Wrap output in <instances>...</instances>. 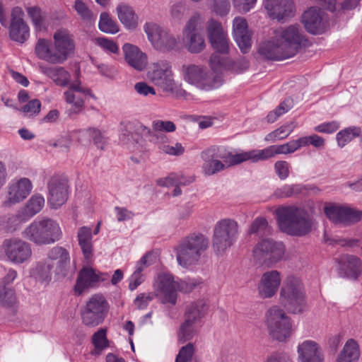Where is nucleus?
<instances>
[{
  "mask_svg": "<svg viewBox=\"0 0 362 362\" xmlns=\"http://www.w3.org/2000/svg\"><path fill=\"white\" fill-rule=\"evenodd\" d=\"M274 40L262 42L259 54L272 61H281L293 57L301 47L304 35L299 25L279 28L274 31Z\"/></svg>",
  "mask_w": 362,
  "mask_h": 362,
  "instance_id": "obj_1",
  "label": "nucleus"
},
{
  "mask_svg": "<svg viewBox=\"0 0 362 362\" xmlns=\"http://www.w3.org/2000/svg\"><path fill=\"white\" fill-rule=\"evenodd\" d=\"M54 42L40 38L35 52L40 59L52 64H62L74 53V35L66 28H61L53 35Z\"/></svg>",
  "mask_w": 362,
  "mask_h": 362,
  "instance_id": "obj_2",
  "label": "nucleus"
},
{
  "mask_svg": "<svg viewBox=\"0 0 362 362\" xmlns=\"http://www.w3.org/2000/svg\"><path fill=\"white\" fill-rule=\"evenodd\" d=\"M280 230L290 235L303 236L312 230L313 219L305 209L296 206H284L276 210Z\"/></svg>",
  "mask_w": 362,
  "mask_h": 362,
  "instance_id": "obj_3",
  "label": "nucleus"
},
{
  "mask_svg": "<svg viewBox=\"0 0 362 362\" xmlns=\"http://www.w3.org/2000/svg\"><path fill=\"white\" fill-rule=\"evenodd\" d=\"M23 237L37 245H52L62 238L59 223L49 218L35 220L22 233Z\"/></svg>",
  "mask_w": 362,
  "mask_h": 362,
  "instance_id": "obj_4",
  "label": "nucleus"
},
{
  "mask_svg": "<svg viewBox=\"0 0 362 362\" xmlns=\"http://www.w3.org/2000/svg\"><path fill=\"white\" fill-rule=\"evenodd\" d=\"M280 304L288 312L298 314L305 305V292L300 278L288 276L283 281L279 293Z\"/></svg>",
  "mask_w": 362,
  "mask_h": 362,
  "instance_id": "obj_5",
  "label": "nucleus"
},
{
  "mask_svg": "<svg viewBox=\"0 0 362 362\" xmlns=\"http://www.w3.org/2000/svg\"><path fill=\"white\" fill-rule=\"evenodd\" d=\"M201 157L204 160L202 169L206 175H213L226 168V165L219 158L223 160L228 166L248 160L247 152L233 154L223 148L215 147L202 151Z\"/></svg>",
  "mask_w": 362,
  "mask_h": 362,
  "instance_id": "obj_6",
  "label": "nucleus"
},
{
  "mask_svg": "<svg viewBox=\"0 0 362 362\" xmlns=\"http://www.w3.org/2000/svg\"><path fill=\"white\" fill-rule=\"evenodd\" d=\"M208 245V239L201 233H193L182 239L176 247L178 264L185 268L195 264Z\"/></svg>",
  "mask_w": 362,
  "mask_h": 362,
  "instance_id": "obj_7",
  "label": "nucleus"
},
{
  "mask_svg": "<svg viewBox=\"0 0 362 362\" xmlns=\"http://www.w3.org/2000/svg\"><path fill=\"white\" fill-rule=\"evenodd\" d=\"M209 42L215 52L210 57L209 62L212 69L216 70L225 66V57L220 54L229 52V39L223 30L221 23L211 19L206 24Z\"/></svg>",
  "mask_w": 362,
  "mask_h": 362,
  "instance_id": "obj_8",
  "label": "nucleus"
},
{
  "mask_svg": "<svg viewBox=\"0 0 362 362\" xmlns=\"http://www.w3.org/2000/svg\"><path fill=\"white\" fill-rule=\"evenodd\" d=\"M182 72L185 81L203 90L216 89L222 84L219 75L199 66L184 64Z\"/></svg>",
  "mask_w": 362,
  "mask_h": 362,
  "instance_id": "obj_9",
  "label": "nucleus"
},
{
  "mask_svg": "<svg viewBox=\"0 0 362 362\" xmlns=\"http://www.w3.org/2000/svg\"><path fill=\"white\" fill-rule=\"evenodd\" d=\"M195 286L196 284L194 282H178L168 273L159 274L155 284L157 296H160L162 303L171 305H175L177 302V291L187 293L191 291Z\"/></svg>",
  "mask_w": 362,
  "mask_h": 362,
  "instance_id": "obj_10",
  "label": "nucleus"
},
{
  "mask_svg": "<svg viewBox=\"0 0 362 362\" xmlns=\"http://www.w3.org/2000/svg\"><path fill=\"white\" fill-rule=\"evenodd\" d=\"M238 237V225L231 219H222L214 229L213 248L216 253L222 254L230 247Z\"/></svg>",
  "mask_w": 362,
  "mask_h": 362,
  "instance_id": "obj_11",
  "label": "nucleus"
},
{
  "mask_svg": "<svg viewBox=\"0 0 362 362\" xmlns=\"http://www.w3.org/2000/svg\"><path fill=\"white\" fill-rule=\"evenodd\" d=\"M109 311V303L102 294H94L81 310L83 323L90 327L103 322Z\"/></svg>",
  "mask_w": 362,
  "mask_h": 362,
  "instance_id": "obj_12",
  "label": "nucleus"
},
{
  "mask_svg": "<svg viewBox=\"0 0 362 362\" xmlns=\"http://www.w3.org/2000/svg\"><path fill=\"white\" fill-rule=\"evenodd\" d=\"M267 325L270 336L279 341H284L291 334L290 318L283 309L274 305L267 313Z\"/></svg>",
  "mask_w": 362,
  "mask_h": 362,
  "instance_id": "obj_13",
  "label": "nucleus"
},
{
  "mask_svg": "<svg viewBox=\"0 0 362 362\" xmlns=\"http://www.w3.org/2000/svg\"><path fill=\"white\" fill-rule=\"evenodd\" d=\"M147 78L163 92L173 93L175 87L172 66L169 62L160 60L153 63L146 74Z\"/></svg>",
  "mask_w": 362,
  "mask_h": 362,
  "instance_id": "obj_14",
  "label": "nucleus"
},
{
  "mask_svg": "<svg viewBox=\"0 0 362 362\" xmlns=\"http://www.w3.org/2000/svg\"><path fill=\"white\" fill-rule=\"evenodd\" d=\"M284 252V244L272 238L262 239L253 249V255L257 261L267 266L272 265L281 260Z\"/></svg>",
  "mask_w": 362,
  "mask_h": 362,
  "instance_id": "obj_15",
  "label": "nucleus"
},
{
  "mask_svg": "<svg viewBox=\"0 0 362 362\" xmlns=\"http://www.w3.org/2000/svg\"><path fill=\"white\" fill-rule=\"evenodd\" d=\"M144 29L148 40L156 49L167 51L175 47V37L158 24L153 22L146 23Z\"/></svg>",
  "mask_w": 362,
  "mask_h": 362,
  "instance_id": "obj_16",
  "label": "nucleus"
},
{
  "mask_svg": "<svg viewBox=\"0 0 362 362\" xmlns=\"http://www.w3.org/2000/svg\"><path fill=\"white\" fill-rule=\"evenodd\" d=\"M47 202L51 208L57 209L66 203L69 196V186L65 179L52 177L47 182Z\"/></svg>",
  "mask_w": 362,
  "mask_h": 362,
  "instance_id": "obj_17",
  "label": "nucleus"
},
{
  "mask_svg": "<svg viewBox=\"0 0 362 362\" xmlns=\"http://www.w3.org/2000/svg\"><path fill=\"white\" fill-rule=\"evenodd\" d=\"M66 102L72 105L69 110V115L78 114L84 107V100L87 96L95 98L90 90L81 86V82L70 84L69 89L64 93Z\"/></svg>",
  "mask_w": 362,
  "mask_h": 362,
  "instance_id": "obj_18",
  "label": "nucleus"
},
{
  "mask_svg": "<svg viewBox=\"0 0 362 362\" xmlns=\"http://www.w3.org/2000/svg\"><path fill=\"white\" fill-rule=\"evenodd\" d=\"M109 278L107 273L97 272L91 267H83L78 272L74 291L81 295L86 289L98 287L100 282L107 281Z\"/></svg>",
  "mask_w": 362,
  "mask_h": 362,
  "instance_id": "obj_19",
  "label": "nucleus"
},
{
  "mask_svg": "<svg viewBox=\"0 0 362 362\" xmlns=\"http://www.w3.org/2000/svg\"><path fill=\"white\" fill-rule=\"evenodd\" d=\"M5 253L9 260L16 264H22L32 255L30 245L18 238L6 239L4 241Z\"/></svg>",
  "mask_w": 362,
  "mask_h": 362,
  "instance_id": "obj_20",
  "label": "nucleus"
},
{
  "mask_svg": "<svg viewBox=\"0 0 362 362\" xmlns=\"http://www.w3.org/2000/svg\"><path fill=\"white\" fill-rule=\"evenodd\" d=\"M325 214L334 223L352 224L362 219V211L348 206L331 205L325 207Z\"/></svg>",
  "mask_w": 362,
  "mask_h": 362,
  "instance_id": "obj_21",
  "label": "nucleus"
},
{
  "mask_svg": "<svg viewBox=\"0 0 362 362\" xmlns=\"http://www.w3.org/2000/svg\"><path fill=\"white\" fill-rule=\"evenodd\" d=\"M201 21L199 15H194L188 21L184 30V40L192 53H199L205 47L203 37L196 32L198 24Z\"/></svg>",
  "mask_w": 362,
  "mask_h": 362,
  "instance_id": "obj_22",
  "label": "nucleus"
},
{
  "mask_svg": "<svg viewBox=\"0 0 362 362\" xmlns=\"http://www.w3.org/2000/svg\"><path fill=\"white\" fill-rule=\"evenodd\" d=\"M33 185L29 179L23 177L11 182L4 206H11L24 200L31 192Z\"/></svg>",
  "mask_w": 362,
  "mask_h": 362,
  "instance_id": "obj_23",
  "label": "nucleus"
},
{
  "mask_svg": "<svg viewBox=\"0 0 362 362\" xmlns=\"http://www.w3.org/2000/svg\"><path fill=\"white\" fill-rule=\"evenodd\" d=\"M325 13L318 8L310 7L302 16V23L305 30L313 35L322 34L326 29Z\"/></svg>",
  "mask_w": 362,
  "mask_h": 362,
  "instance_id": "obj_24",
  "label": "nucleus"
},
{
  "mask_svg": "<svg viewBox=\"0 0 362 362\" xmlns=\"http://www.w3.org/2000/svg\"><path fill=\"white\" fill-rule=\"evenodd\" d=\"M339 276L356 280L362 272V261L360 258L348 254L342 255L336 259Z\"/></svg>",
  "mask_w": 362,
  "mask_h": 362,
  "instance_id": "obj_25",
  "label": "nucleus"
},
{
  "mask_svg": "<svg viewBox=\"0 0 362 362\" xmlns=\"http://www.w3.org/2000/svg\"><path fill=\"white\" fill-rule=\"evenodd\" d=\"M280 273L276 270L264 272L257 286L259 296L263 298L273 297L277 292L281 284Z\"/></svg>",
  "mask_w": 362,
  "mask_h": 362,
  "instance_id": "obj_26",
  "label": "nucleus"
},
{
  "mask_svg": "<svg viewBox=\"0 0 362 362\" xmlns=\"http://www.w3.org/2000/svg\"><path fill=\"white\" fill-rule=\"evenodd\" d=\"M233 33L235 41L243 53H247L251 47V34L248 30L247 21L242 17H236L233 22Z\"/></svg>",
  "mask_w": 362,
  "mask_h": 362,
  "instance_id": "obj_27",
  "label": "nucleus"
},
{
  "mask_svg": "<svg viewBox=\"0 0 362 362\" xmlns=\"http://www.w3.org/2000/svg\"><path fill=\"white\" fill-rule=\"evenodd\" d=\"M47 259L56 265L54 270L56 274L62 276L66 275L71 258L66 248L62 246L52 247L47 252Z\"/></svg>",
  "mask_w": 362,
  "mask_h": 362,
  "instance_id": "obj_28",
  "label": "nucleus"
},
{
  "mask_svg": "<svg viewBox=\"0 0 362 362\" xmlns=\"http://www.w3.org/2000/svg\"><path fill=\"white\" fill-rule=\"evenodd\" d=\"M264 5L273 19L281 21L293 15V4L291 0H265Z\"/></svg>",
  "mask_w": 362,
  "mask_h": 362,
  "instance_id": "obj_29",
  "label": "nucleus"
},
{
  "mask_svg": "<svg viewBox=\"0 0 362 362\" xmlns=\"http://www.w3.org/2000/svg\"><path fill=\"white\" fill-rule=\"evenodd\" d=\"M299 362H323L324 355L319 344L313 340H305L298 346Z\"/></svg>",
  "mask_w": 362,
  "mask_h": 362,
  "instance_id": "obj_30",
  "label": "nucleus"
},
{
  "mask_svg": "<svg viewBox=\"0 0 362 362\" xmlns=\"http://www.w3.org/2000/svg\"><path fill=\"white\" fill-rule=\"evenodd\" d=\"M126 62L135 70L141 71L147 65V57L139 47L126 43L122 47Z\"/></svg>",
  "mask_w": 362,
  "mask_h": 362,
  "instance_id": "obj_31",
  "label": "nucleus"
},
{
  "mask_svg": "<svg viewBox=\"0 0 362 362\" xmlns=\"http://www.w3.org/2000/svg\"><path fill=\"white\" fill-rule=\"evenodd\" d=\"M286 144L281 145H272L261 150H252L247 151L248 160L252 163H257L260 160H265L273 158L278 154H288Z\"/></svg>",
  "mask_w": 362,
  "mask_h": 362,
  "instance_id": "obj_32",
  "label": "nucleus"
},
{
  "mask_svg": "<svg viewBox=\"0 0 362 362\" xmlns=\"http://www.w3.org/2000/svg\"><path fill=\"white\" fill-rule=\"evenodd\" d=\"M17 277V272L13 269L6 271L3 278L2 284L0 285V304L4 306H11L16 302L14 291L7 286L11 284Z\"/></svg>",
  "mask_w": 362,
  "mask_h": 362,
  "instance_id": "obj_33",
  "label": "nucleus"
},
{
  "mask_svg": "<svg viewBox=\"0 0 362 362\" xmlns=\"http://www.w3.org/2000/svg\"><path fill=\"white\" fill-rule=\"evenodd\" d=\"M45 205V199L41 194H34L22 209L20 216L23 221H27L39 213Z\"/></svg>",
  "mask_w": 362,
  "mask_h": 362,
  "instance_id": "obj_34",
  "label": "nucleus"
},
{
  "mask_svg": "<svg viewBox=\"0 0 362 362\" xmlns=\"http://www.w3.org/2000/svg\"><path fill=\"white\" fill-rule=\"evenodd\" d=\"M208 305L204 300L191 303L186 308L185 321L195 323L206 313Z\"/></svg>",
  "mask_w": 362,
  "mask_h": 362,
  "instance_id": "obj_35",
  "label": "nucleus"
},
{
  "mask_svg": "<svg viewBox=\"0 0 362 362\" xmlns=\"http://www.w3.org/2000/svg\"><path fill=\"white\" fill-rule=\"evenodd\" d=\"M91 229L83 226L79 228L78 231V240L81 247L84 258L90 260L93 257V244H92Z\"/></svg>",
  "mask_w": 362,
  "mask_h": 362,
  "instance_id": "obj_36",
  "label": "nucleus"
},
{
  "mask_svg": "<svg viewBox=\"0 0 362 362\" xmlns=\"http://www.w3.org/2000/svg\"><path fill=\"white\" fill-rule=\"evenodd\" d=\"M42 71L60 86H70V74L63 67H41Z\"/></svg>",
  "mask_w": 362,
  "mask_h": 362,
  "instance_id": "obj_37",
  "label": "nucleus"
},
{
  "mask_svg": "<svg viewBox=\"0 0 362 362\" xmlns=\"http://www.w3.org/2000/svg\"><path fill=\"white\" fill-rule=\"evenodd\" d=\"M117 16L121 23L128 29H134L137 25V16L133 8L125 4L117 7Z\"/></svg>",
  "mask_w": 362,
  "mask_h": 362,
  "instance_id": "obj_38",
  "label": "nucleus"
},
{
  "mask_svg": "<svg viewBox=\"0 0 362 362\" xmlns=\"http://www.w3.org/2000/svg\"><path fill=\"white\" fill-rule=\"evenodd\" d=\"M358 346L354 339H349L338 356L337 362H356L359 358Z\"/></svg>",
  "mask_w": 362,
  "mask_h": 362,
  "instance_id": "obj_39",
  "label": "nucleus"
},
{
  "mask_svg": "<svg viewBox=\"0 0 362 362\" xmlns=\"http://www.w3.org/2000/svg\"><path fill=\"white\" fill-rule=\"evenodd\" d=\"M153 129L156 132H158L156 134L153 135L156 137L154 141L155 142H158L160 141L161 142H165L167 139V137L162 132H173L176 129L175 124L171 121H163V120H155L152 124Z\"/></svg>",
  "mask_w": 362,
  "mask_h": 362,
  "instance_id": "obj_40",
  "label": "nucleus"
},
{
  "mask_svg": "<svg viewBox=\"0 0 362 362\" xmlns=\"http://www.w3.org/2000/svg\"><path fill=\"white\" fill-rule=\"evenodd\" d=\"M361 134V128L356 126L349 127L339 131L336 135L338 146L341 148L344 147L354 139L359 136Z\"/></svg>",
  "mask_w": 362,
  "mask_h": 362,
  "instance_id": "obj_41",
  "label": "nucleus"
},
{
  "mask_svg": "<svg viewBox=\"0 0 362 362\" xmlns=\"http://www.w3.org/2000/svg\"><path fill=\"white\" fill-rule=\"evenodd\" d=\"M272 233V228L269 226L267 219L264 217L256 218L250 225L248 230L250 235L255 234L259 237L268 235Z\"/></svg>",
  "mask_w": 362,
  "mask_h": 362,
  "instance_id": "obj_42",
  "label": "nucleus"
},
{
  "mask_svg": "<svg viewBox=\"0 0 362 362\" xmlns=\"http://www.w3.org/2000/svg\"><path fill=\"white\" fill-rule=\"evenodd\" d=\"M54 267V264L49 262L47 259L44 262H40L36 265L34 274L40 280L47 281L51 280L52 273Z\"/></svg>",
  "mask_w": 362,
  "mask_h": 362,
  "instance_id": "obj_43",
  "label": "nucleus"
},
{
  "mask_svg": "<svg viewBox=\"0 0 362 362\" xmlns=\"http://www.w3.org/2000/svg\"><path fill=\"white\" fill-rule=\"evenodd\" d=\"M98 27L102 32L105 33L115 34L119 31L117 23L106 12L100 13Z\"/></svg>",
  "mask_w": 362,
  "mask_h": 362,
  "instance_id": "obj_44",
  "label": "nucleus"
},
{
  "mask_svg": "<svg viewBox=\"0 0 362 362\" xmlns=\"http://www.w3.org/2000/svg\"><path fill=\"white\" fill-rule=\"evenodd\" d=\"M81 134L88 136L93 140L94 145L101 150L104 149L107 144V139L104 134L96 128H88L81 130Z\"/></svg>",
  "mask_w": 362,
  "mask_h": 362,
  "instance_id": "obj_45",
  "label": "nucleus"
},
{
  "mask_svg": "<svg viewBox=\"0 0 362 362\" xmlns=\"http://www.w3.org/2000/svg\"><path fill=\"white\" fill-rule=\"evenodd\" d=\"M28 16L35 26L36 30H41L45 28V16L42 13L41 9L37 6H32L27 8Z\"/></svg>",
  "mask_w": 362,
  "mask_h": 362,
  "instance_id": "obj_46",
  "label": "nucleus"
},
{
  "mask_svg": "<svg viewBox=\"0 0 362 362\" xmlns=\"http://www.w3.org/2000/svg\"><path fill=\"white\" fill-rule=\"evenodd\" d=\"M302 191L303 186L301 185H284L275 190L274 195L278 198H287L299 194Z\"/></svg>",
  "mask_w": 362,
  "mask_h": 362,
  "instance_id": "obj_47",
  "label": "nucleus"
},
{
  "mask_svg": "<svg viewBox=\"0 0 362 362\" xmlns=\"http://www.w3.org/2000/svg\"><path fill=\"white\" fill-rule=\"evenodd\" d=\"M293 131L289 125H284L265 136L264 140L269 142H276L286 138Z\"/></svg>",
  "mask_w": 362,
  "mask_h": 362,
  "instance_id": "obj_48",
  "label": "nucleus"
},
{
  "mask_svg": "<svg viewBox=\"0 0 362 362\" xmlns=\"http://www.w3.org/2000/svg\"><path fill=\"white\" fill-rule=\"evenodd\" d=\"M74 7L83 21L92 22L95 20V16L82 0H75Z\"/></svg>",
  "mask_w": 362,
  "mask_h": 362,
  "instance_id": "obj_49",
  "label": "nucleus"
},
{
  "mask_svg": "<svg viewBox=\"0 0 362 362\" xmlns=\"http://www.w3.org/2000/svg\"><path fill=\"white\" fill-rule=\"evenodd\" d=\"M92 342L95 349L99 351L107 347L109 342L106 337V330L105 329H100L98 332L94 333L92 337Z\"/></svg>",
  "mask_w": 362,
  "mask_h": 362,
  "instance_id": "obj_50",
  "label": "nucleus"
},
{
  "mask_svg": "<svg viewBox=\"0 0 362 362\" xmlns=\"http://www.w3.org/2000/svg\"><path fill=\"white\" fill-rule=\"evenodd\" d=\"M194 324V323L193 322H187L185 320V322L180 326L179 339L182 343H185L187 341L192 339L194 334V328L193 326Z\"/></svg>",
  "mask_w": 362,
  "mask_h": 362,
  "instance_id": "obj_51",
  "label": "nucleus"
},
{
  "mask_svg": "<svg viewBox=\"0 0 362 362\" xmlns=\"http://www.w3.org/2000/svg\"><path fill=\"white\" fill-rule=\"evenodd\" d=\"M194 353V346L192 343L182 346L175 359V362H189Z\"/></svg>",
  "mask_w": 362,
  "mask_h": 362,
  "instance_id": "obj_52",
  "label": "nucleus"
},
{
  "mask_svg": "<svg viewBox=\"0 0 362 362\" xmlns=\"http://www.w3.org/2000/svg\"><path fill=\"white\" fill-rule=\"evenodd\" d=\"M290 164L286 160H279L274 163V170L279 178L286 180L289 176Z\"/></svg>",
  "mask_w": 362,
  "mask_h": 362,
  "instance_id": "obj_53",
  "label": "nucleus"
},
{
  "mask_svg": "<svg viewBox=\"0 0 362 362\" xmlns=\"http://www.w3.org/2000/svg\"><path fill=\"white\" fill-rule=\"evenodd\" d=\"M96 44L102 47L104 50L112 53H117L119 47L112 40L102 37L95 38Z\"/></svg>",
  "mask_w": 362,
  "mask_h": 362,
  "instance_id": "obj_54",
  "label": "nucleus"
},
{
  "mask_svg": "<svg viewBox=\"0 0 362 362\" xmlns=\"http://www.w3.org/2000/svg\"><path fill=\"white\" fill-rule=\"evenodd\" d=\"M162 143L159 148L166 154L178 156L183 154L185 151V148L180 143H176L175 146H170L169 144H165V142Z\"/></svg>",
  "mask_w": 362,
  "mask_h": 362,
  "instance_id": "obj_55",
  "label": "nucleus"
},
{
  "mask_svg": "<svg viewBox=\"0 0 362 362\" xmlns=\"http://www.w3.org/2000/svg\"><path fill=\"white\" fill-rule=\"evenodd\" d=\"M41 103L37 99H33L29 101L26 105L22 107V111L30 116L37 115L40 111Z\"/></svg>",
  "mask_w": 362,
  "mask_h": 362,
  "instance_id": "obj_56",
  "label": "nucleus"
},
{
  "mask_svg": "<svg viewBox=\"0 0 362 362\" xmlns=\"http://www.w3.org/2000/svg\"><path fill=\"white\" fill-rule=\"evenodd\" d=\"M339 128V124L336 121L322 123L315 127V130L320 133L332 134Z\"/></svg>",
  "mask_w": 362,
  "mask_h": 362,
  "instance_id": "obj_57",
  "label": "nucleus"
},
{
  "mask_svg": "<svg viewBox=\"0 0 362 362\" xmlns=\"http://www.w3.org/2000/svg\"><path fill=\"white\" fill-rule=\"evenodd\" d=\"M134 90L139 95L143 96H148V95H156L155 89L152 86L148 85L147 83L144 81L135 83Z\"/></svg>",
  "mask_w": 362,
  "mask_h": 362,
  "instance_id": "obj_58",
  "label": "nucleus"
},
{
  "mask_svg": "<svg viewBox=\"0 0 362 362\" xmlns=\"http://www.w3.org/2000/svg\"><path fill=\"white\" fill-rule=\"evenodd\" d=\"M133 129L134 134L137 136H141V138H148L151 136L152 132L150 128L144 126L143 124L136 122L132 124V127H130Z\"/></svg>",
  "mask_w": 362,
  "mask_h": 362,
  "instance_id": "obj_59",
  "label": "nucleus"
},
{
  "mask_svg": "<svg viewBox=\"0 0 362 362\" xmlns=\"http://www.w3.org/2000/svg\"><path fill=\"white\" fill-rule=\"evenodd\" d=\"M230 9L228 0H214V11L220 16L226 15Z\"/></svg>",
  "mask_w": 362,
  "mask_h": 362,
  "instance_id": "obj_60",
  "label": "nucleus"
},
{
  "mask_svg": "<svg viewBox=\"0 0 362 362\" xmlns=\"http://www.w3.org/2000/svg\"><path fill=\"white\" fill-rule=\"evenodd\" d=\"M256 1L257 0H233L234 6L243 13L249 12Z\"/></svg>",
  "mask_w": 362,
  "mask_h": 362,
  "instance_id": "obj_61",
  "label": "nucleus"
},
{
  "mask_svg": "<svg viewBox=\"0 0 362 362\" xmlns=\"http://www.w3.org/2000/svg\"><path fill=\"white\" fill-rule=\"evenodd\" d=\"M153 300L151 293H140L134 300V304L139 309H144L147 307L148 303Z\"/></svg>",
  "mask_w": 362,
  "mask_h": 362,
  "instance_id": "obj_62",
  "label": "nucleus"
},
{
  "mask_svg": "<svg viewBox=\"0 0 362 362\" xmlns=\"http://www.w3.org/2000/svg\"><path fill=\"white\" fill-rule=\"evenodd\" d=\"M303 138L305 140V146L311 144L316 148H320L325 145V139L317 134L303 136Z\"/></svg>",
  "mask_w": 362,
  "mask_h": 362,
  "instance_id": "obj_63",
  "label": "nucleus"
},
{
  "mask_svg": "<svg viewBox=\"0 0 362 362\" xmlns=\"http://www.w3.org/2000/svg\"><path fill=\"white\" fill-rule=\"evenodd\" d=\"M115 211L116 212L117 220L119 222L131 219L134 214L124 207L115 206Z\"/></svg>",
  "mask_w": 362,
  "mask_h": 362,
  "instance_id": "obj_64",
  "label": "nucleus"
}]
</instances>
